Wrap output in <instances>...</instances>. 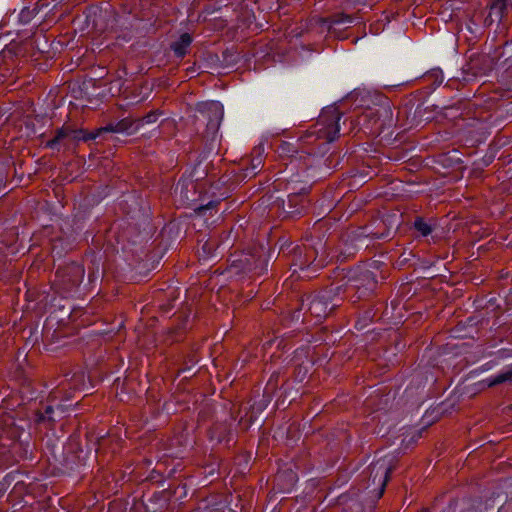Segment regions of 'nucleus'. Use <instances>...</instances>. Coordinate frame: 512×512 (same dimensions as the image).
<instances>
[{"label": "nucleus", "instance_id": "obj_12", "mask_svg": "<svg viewBox=\"0 0 512 512\" xmlns=\"http://www.w3.org/2000/svg\"><path fill=\"white\" fill-rule=\"evenodd\" d=\"M67 135H68V133L66 130H64V129L58 130L56 136L52 140L47 142V146L52 149L56 148L60 144L62 139L67 137Z\"/></svg>", "mask_w": 512, "mask_h": 512}, {"label": "nucleus", "instance_id": "obj_7", "mask_svg": "<svg viewBox=\"0 0 512 512\" xmlns=\"http://www.w3.org/2000/svg\"><path fill=\"white\" fill-rule=\"evenodd\" d=\"M511 381H512V367H508V368L502 370L497 375L483 380L482 384L486 385L487 387H492L495 385H499V384H502L505 382H511Z\"/></svg>", "mask_w": 512, "mask_h": 512}, {"label": "nucleus", "instance_id": "obj_13", "mask_svg": "<svg viewBox=\"0 0 512 512\" xmlns=\"http://www.w3.org/2000/svg\"><path fill=\"white\" fill-rule=\"evenodd\" d=\"M339 120H340V116L338 113H336V111H334V115H333V121L335 122L334 125H333V135H331V131H328L327 132V139L329 142L333 141L334 139H336L337 137V134L339 133L340 131V127H339Z\"/></svg>", "mask_w": 512, "mask_h": 512}, {"label": "nucleus", "instance_id": "obj_15", "mask_svg": "<svg viewBox=\"0 0 512 512\" xmlns=\"http://www.w3.org/2000/svg\"><path fill=\"white\" fill-rule=\"evenodd\" d=\"M262 161L260 158L253 159L251 162V168L247 169L246 176H254L256 175L258 168L260 167Z\"/></svg>", "mask_w": 512, "mask_h": 512}, {"label": "nucleus", "instance_id": "obj_6", "mask_svg": "<svg viewBox=\"0 0 512 512\" xmlns=\"http://www.w3.org/2000/svg\"><path fill=\"white\" fill-rule=\"evenodd\" d=\"M507 3L508 0H494L490 6L489 14L485 19V24L491 25L495 21H500L507 8Z\"/></svg>", "mask_w": 512, "mask_h": 512}, {"label": "nucleus", "instance_id": "obj_17", "mask_svg": "<svg viewBox=\"0 0 512 512\" xmlns=\"http://www.w3.org/2000/svg\"><path fill=\"white\" fill-rule=\"evenodd\" d=\"M214 204H215V203L211 201V202H209V203H208L207 205H205V206H200V207H198V208L196 209V211H197V213H199V214H203L206 210H208V209L212 208V207L214 206Z\"/></svg>", "mask_w": 512, "mask_h": 512}, {"label": "nucleus", "instance_id": "obj_9", "mask_svg": "<svg viewBox=\"0 0 512 512\" xmlns=\"http://www.w3.org/2000/svg\"><path fill=\"white\" fill-rule=\"evenodd\" d=\"M192 42V38L189 34L184 33L182 34L177 41H175L172 44V50L178 57H183L186 52L187 48L190 46Z\"/></svg>", "mask_w": 512, "mask_h": 512}, {"label": "nucleus", "instance_id": "obj_5", "mask_svg": "<svg viewBox=\"0 0 512 512\" xmlns=\"http://www.w3.org/2000/svg\"><path fill=\"white\" fill-rule=\"evenodd\" d=\"M174 193L180 197L182 203L193 201L194 198L191 196L195 193V184L192 180H179Z\"/></svg>", "mask_w": 512, "mask_h": 512}, {"label": "nucleus", "instance_id": "obj_8", "mask_svg": "<svg viewBox=\"0 0 512 512\" xmlns=\"http://www.w3.org/2000/svg\"><path fill=\"white\" fill-rule=\"evenodd\" d=\"M62 277L63 283H71L76 286L84 277V269L79 265H72L67 268V274Z\"/></svg>", "mask_w": 512, "mask_h": 512}, {"label": "nucleus", "instance_id": "obj_18", "mask_svg": "<svg viewBox=\"0 0 512 512\" xmlns=\"http://www.w3.org/2000/svg\"><path fill=\"white\" fill-rule=\"evenodd\" d=\"M57 410H60V411L63 413L62 406H58V407H57Z\"/></svg>", "mask_w": 512, "mask_h": 512}, {"label": "nucleus", "instance_id": "obj_14", "mask_svg": "<svg viewBox=\"0 0 512 512\" xmlns=\"http://www.w3.org/2000/svg\"><path fill=\"white\" fill-rule=\"evenodd\" d=\"M158 119V114L156 112H151L144 116L141 119H137L138 121H141V127H143L145 124H152L155 123Z\"/></svg>", "mask_w": 512, "mask_h": 512}, {"label": "nucleus", "instance_id": "obj_1", "mask_svg": "<svg viewBox=\"0 0 512 512\" xmlns=\"http://www.w3.org/2000/svg\"><path fill=\"white\" fill-rule=\"evenodd\" d=\"M224 116L223 105L218 101H207L197 105L196 121L205 124L208 135H215Z\"/></svg>", "mask_w": 512, "mask_h": 512}, {"label": "nucleus", "instance_id": "obj_10", "mask_svg": "<svg viewBox=\"0 0 512 512\" xmlns=\"http://www.w3.org/2000/svg\"><path fill=\"white\" fill-rule=\"evenodd\" d=\"M264 256V252H260L259 255H246L242 259H240V263L245 266V269L248 271H256L259 268L258 261Z\"/></svg>", "mask_w": 512, "mask_h": 512}, {"label": "nucleus", "instance_id": "obj_11", "mask_svg": "<svg viewBox=\"0 0 512 512\" xmlns=\"http://www.w3.org/2000/svg\"><path fill=\"white\" fill-rule=\"evenodd\" d=\"M416 230L423 236H427L431 233V226L423 221L422 219H417L414 223Z\"/></svg>", "mask_w": 512, "mask_h": 512}, {"label": "nucleus", "instance_id": "obj_3", "mask_svg": "<svg viewBox=\"0 0 512 512\" xmlns=\"http://www.w3.org/2000/svg\"><path fill=\"white\" fill-rule=\"evenodd\" d=\"M330 300V292L319 294L309 302L308 311L317 319H322L337 306L336 303H331Z\"/></svg>", "mask_w": 512, "mask_h": 512}, {"label": "nucleus", "instance_id": "obj_16", "mask_svg": "<svg viewBox=\"0 0 512 512\" xmlns=\"http://www.w3.org/2000/svg\"><path fill=\"white\" fill-rule=\"evenodd\" d=\"M54 408L52 406H47L45 410V415L41 416L40 420L48 419L50 421H55V418L53 417Z\"/></svg>", "mask_w": 512, "mask_h": 512}, {"label": "nucleus", "instance_id": "obj_4", "mask_svg": "<svg viewBox=\"0 0 512 512\" xmlns=\"http://www.w3.org/2000/svg\"><path fill=\"white\" fill-rule=\"evenodd\" d=\"M141 128V121L137 119L124 118L116 123H111L100 129L101 131L132 135Z\"/></svg>", "mask_w": 512, "mask_h": 512}, {"label": "nucleus", "instance_id": "obj_2", "mask_svg": "<svg viewBox=\"0 0 512 512\" xmlns=\"http://www.w3.org/2000/svg\"><path fill=\"white\" fill-rule=\"evenodd\" d=\"M370 481L377 491V497L380 498L385 490L392 471L391 460L384 457L373 462L370 467Z\"/></svg>", "mask_w": 512, "mask_h": 512}, {"label": "nucleus", "instance_id": "obj_19", "mask_svg": "<svg viewBox=\"0 0 512 512\" xmlns=\"http://www.w3.org/2000/svg\"><path fill=\"white\" fill-rule=\"evenodd\" d=\"M291 479L294 481L295 480V475H291Z\"/></svg>", "mask_w": 512, "mask_h": 512}]
</instances>
